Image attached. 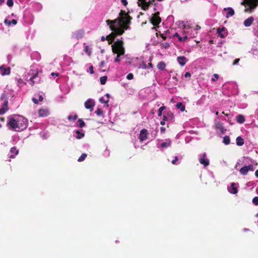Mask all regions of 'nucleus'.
<instances>
[{"instance_id":"1","label":"nucleus","mask_w":258,"mask_h":258,"mask_svg":"<svg viewBox=\"0 0 258 258\" xmlns=\"http://www.w3.org/2000/svg\"><path fill=\"white\" fill-rule=\"evenodd\" d=\"M119 19L115 20H108L106 21L107 24L109 26L110 29L114 32L112 36H116L121 35L124 30H130L131 27L129 25L131 23L132 17L124 11L121 10L119 13Z\"/></svg>"},{"instance_id":"2","label":"nucleus","mask_w":258,"mask_h":258,"mask_svg":"<svg viewBox=\"0 0 258 258\" xmlns=\"http://www.w3.org/2000/svg\"><path fill=\"white\" fill-rule=\"evenodd\" d=\"M7 125L9 128L16 132H21L28 126V120L22 115H14L8 118Z\"/></svg>"},{"instance_id":"3","label":"nucleus","mask_w":258,"mask_h":258,"mask_svg":"<svg viewBox=\"0 0 258 258\" xmlns=\"http://www.w3.org/2000/svg\"><path fill=\"white\" fill-rule=\"evenodd\" d=\"M13 103L15 100V93L13 90L7 89L4 91L1 97L2 108H0V114H4L8 110V100Z\"/></svg>"},{"instance_id":"4","label":"nucleus","mask_w":258,"mask_h":258,"mask_svg":"<svg viewBox=\"0 0 258 258\" xmlns=\"http://www.w3.org/2000/svg\"><path fill=\"white\" fill-rule=\"evenodd\" d=\"M112 51L114 53L117 55L114 59L115 62H120L121 58V56L123 55L125 53V48L123 46V41L119 39H117L112 45Z\"/></svg>"},{"instance_id":"5","label":"nucleus","mask_w":258,"mask_h":258,"mask_svg":"<svg viewBox=\"0 0 258 258\" xmlns=\"http://www.w3.org/2000/svg\"><path fill=\"white\" fill-rule=\"evenodd\" d=\"M38 67L36 65L31 66L30 70L28 73V75L30 76L29 81L30 82V84L33 85L34 83L40 81V78L38 76Z\"/></svg>"},{"instance_id":"6","label":"nucleus","mask_w":258,"mask_h":258,"mask_svg":"<svg viewBox=\"0 0 258 258\" xmlns=\"http://www.w3.org/2000/svg\"><path fill=\"white\" fill-rule=\"evenodd\" d=\"M172 141L170 139H166L164 140L158 139L156 140V146L161 151L164 150L171 145Z\"/></svg>"},{"instance_id":"7","label":"nucleus","mask_w":258,"mask_h":258,"mask_svg":"<svg viewBox=\"0 0 258 258\" xmlns=\"http://www.w3.org/2000/svg\"><path fill=\"white\" fill-rule=\"evenodd\" d=\"M245 12L248 13L253 12L258 6V0H245Z\"/></svg>"},{"instance_id":"8","label":"nucleus","mask_w":258,"mask_h":258,"mask_svg":"<svg viewBox=\"0 0 258 258\" xmlns=\"http://www.w3.org/2000/svg\"><path fill=\"white\" fill-rule=\"evenodd\" d=\"M184 26V32L186 33L185 35L188 36V39L190 38H194L197 36L198 32L196 29H192V28L186 27L185 25L183 24Z\"/></svg>"},{"instance_id":"9","label":"nucleus","mask_w":258,"mask_h":258,"mask_svg":"<svg viewBox=\"0 0 258 258\" xmlns=\"http://www.w3.org/2000/svg\"><path fill=\"white\" fill-rule=\"evenodd\" d=\"M214 125L216 130H219L221 134H225L226 130L223 126V123L220 121L219 118H216L214 120Z\"/></svg>"},{"instance_id":"10","label":"nucleus","mask_w":258,"mask_h":258,"mask_svg":"<svg viewBox=\"0 0 258 258\" xmlns=\"http://www.w3.org/2000/svg\"><path fill=\"white\" fill-rule=\"evenodd\" d=\"M199 160L204 167L208 166L210 164L209 159L207 158V154L205 152L199 155Z\"/></svg>"},{"instance_id":"11","label":"nucleus","mask_w":258,"mask_h":258,"mask_svg":"<svg viewBox=\"0 0 258 258\" xmlns=\"http://www.w3.org/2000/svg\"><path fill=\"white\" fill-rule=\"evenodd\" d=\"M154 0H138V5L142 7L144 10L148 9L149 7L153 4Z\"/></svg>"},{"instance_id":"12","label":"nucleus","mask_w":258,"mask_h":258,"mask_svg":"<svg viewBox=\"0 0 258 258\" xmlns=\"http://www.w3.org/2000/svg\"><path fill=\"white\" fill-rule=\"evenodd\" d=\"M232 117V115L230 112H225V111H223L219 116L217 118L220 119L224 120L225 121H227L228 122L231 123V118Z\"/></svg>"},{"instance_id":"13","label":"nucleus","mask_w":258,"mask_h":258,"mask_svg":"<svg viewBox=\"0 0 258 258\" xmlns=\"http://www.w3.org/2000/svg\"><path fill=\"white\" fill-rule=\"evenodd\" d=\"M159 14L158 12L155 13L152 15L150 19V21L154 26H157L160 23L161 21V19L159 16Z\"/></svg>"},{"instance_id":"14","label":"nucleus","mask_w":258,"mask_h":258,"mask_svg":"<svg viewBox=\"0 0 258 258\" xmlns=\"http://www.w3.org/2000/svg\"><path fill=\"white\" fill-rule=\"evenodd\" d=\"M254 170V168L252 164H249L248 165H245L240 168L239 172L243 175H245L247 174L249 171H253Z\"/></svg>"},{"instance_id":"15","label":"nucleus","mask_w":258,"mask_h":258,"mask_svg":"<svg viewBox=\"0 0 258 258\" xmlns=\"http://www.w3.org/2000/svg\"><path fill=\"white\" fill-rule=\"evenodd\" d=\"M163 118L166 121L172 122L173 121L174 116L171 111L168 110L164 113Z\"/></svg>"},{"instance_id":"16","label":"nucleus","mask_w":258,"mask_h":258,"mask_svg":"<svg viewBox=\"0 0 258 258\" xmlns=\"http://www.w3.org/2000/svg\"><path fill=\"white\" fill-rule=\"evenodd\" d=\"M84 105L86 109H89L90 111H92L95 106V101L93 99H88L85 101Z\"/></svg>"},{"instance_id":"17","label":"nucleus","mask_w":258,"mask_h":258,"mask_svg":"<svg viewBox=\"0 0 258 258\" xmlns=\"http://www.w3.org/2000/svg\"><path fill=\"white\" fill-rule=\"evenodd\" d=\"M85 34V31L83 29H80L77 30L72 33V37L73 38L80 39L83 37Z\"/></svg>"},{"instance_id":"18","label":"nucleus","mask_w":258,"mask_h":258,"mask_svg":"<svg viewBox=\"0 0 258 258\" xmlns=\"http://www.w3.org/2000/svg\"><path fill=\"white\" fill-rule=\"evenodd\" d=\"M238 183L232 182L230 186L228 187V190L233 195L236 194L238 192Z\"/></svg>"},{"instance_id":"19","label":"nucleus","mask_w":258,"mask_h":258,"mask_svg":"<svg viewBox=\"0 0 258 258\" xmlns=\"http://www.w3.org/2000/svg\"><path fill=\"white\" fill-rule=\"evenodd\" d=\"M73 136L77 139H81L85 136V131L82 129L76 130L73 132Z\"/></svg>"},{"instance_id":"20","label":"nucleus","mask_w":258,"mask_h":258,"mask_svg":"<svg viewBox=\"0 0 258 258\" xmlns=\"http://www.w3.org/2000/svg\"><path fill=\"white\" fill-rule=\"evenodd\" d=\"M148 131L146 129H142L139 134V139L141 142H143L147 139Z\"/></svg>"},{"instance_id":"21","label":"nucleus","mask_w":258,"mask_h":258,"mask_svg":"<svg viewBox=\"0 0 258 258\" xmlns=\"http://www.w3.org/2000/svg\"><path fill=\"white\" fill-rule=\"evenodd\" d=\"M225 16L227 18L233 16L234 15V10L231 7L226 8L223 9Z\"/></svg>"},{"instance_id":"22","label":"nucleus","mask_w":258,"mask_h":258,"mask_svg":"<svg viewBox=\"0 0 258 258\" xmlns=\"http://www.w3.org/2000/svg\"><path fill=\"white\" fill-rule=\"evenodd\" d=\"M39 116L40 117H46L49 114V111L47 108H42L38 110Z\"/></svg>"},{"instance_id":"23","label":"nucleus","mask_w":258,"mask_h":258,"mask_svg":"<svg viewBox=\"0 0 258 258\" xmlns=\"http://www.w3.org/2000/svg\"><path fill=\"white\" fill-rule=\"evenodd\" d=\"M4 23L7 26L10 27L16 25L17 23V21L15 19L10 20L9 17H8L5 19Z\"/></svg>"},{"instance_id":"24","label":"nucleus","mask_w":258,"mask_h":258,"mask_svg":"<svg viewBox=\"0 0 258 258\" xmlns=\"http://www.w3.org/2000/svg\"><path fill=\"white\" fill-rule=\"evenodd\" d=\"M188 60V59L184 56H179L177 57V61L181 67L184 66Z\"/></svg>"},{"instance_id":"25","label":"nucleus","mask_w":258,"mask_h":258,"mask_svg":"<svg viewBox=\"0 0 258 258\" xmlns=\"http://www.w3.org/2000/svg\"><path fill=\"white\" fill-rule=\"evenodd\" d=\"M24 20L27 24H31L33 22V18L29 14H25L24 16Z\"/></svg>"},{"instance_id":"26","label":"nucleus","mask_w":258,"mask_h":258,"mask_svg":"<svg viewBox=\"0 0 258 258\" xmlns=\"http://www.w3.org/2000/svg\"><path fill=\"white\" fill-rule=\"evenodd\" d=\"M217 33L219 34V36L222 38L225 37L227 35V31L226 29L224 27H222V28H218L217 29Z\"/></svg>"},{"instance_id":"27","label":"nucleus","mask_w":258,"mask_h":258,"mask_svg":"<svg viewBox=\"0 0 258 258\" xmlns=\"http://www.w3.org/2000/svg\"><path fill=\"white\" fill-rule=\"evenodd\" d=\"M10 73V68H5L3 66L0 67V74L2 75H9Z\"/></svg>"},{"instance_id":"28","label":"nucleus","mask_w":258,"mask_h":258,"mask_svg":"<svg viewBox=\"0 0 258 258\" xmlns=\"http://www.w3.org/2000/svg\"><path fill=\"white\" fill-rule=\"evenodd\" d=\"M253 21V17H250L244 21L243 24L245 27H249L252 24Z\"/></svg>"},{"instance_id":"29","label":"nucleus","mask_w":258,"mask_h":258,"mask_svg":"<svg viewBox=\"0 0 258 258\" xmlns=\"http://www.w3.org/2000/svg\"><path fill=\"white\" fill-rule=\"evenodd\" d=\"M31 58L32 59H35L38 61L41 59V55L39 52L35 51L31 53Z\"/></svg>"},{"instance_id":"30","label":"nucleus","mask_w":258,"mask_h":258,"mask_svg":"<svg viewBox=\"0 0 258 258\" xmlns=\"http://www.w3.org/2000/svg\"><path fill=\"white\" fill-rule=\"evenodd\" d=\"M106 39L110 41L109 43H112L114 41V36H112V34H110L108 35L106 38L104 36H102L101 38V40L102 41H104Z\"/></svg>"},{"instance_id":"31","label":"nucleus","mask_w":258,"mask_h":258,"mask_svg":"<svg viewBox=\"0 0 258 258\" xmlns=\"http://www.w3.org/2000/svg\"><path fill=\"white\" fill-rule=\"evenodd\" d=\"M152 64L151 63H149L148 64L144 61L140 64L139 68L143 69H148L152 68Z\"/></svg>"},{"instance_id":"32","label":"nucleus","mask_w":258,"mask_h":258,"mask_svg":"<svg viewBox=\"0 0 258 258\" xmlns=\"http://www.w3.org/2000/svg\"><path fill=\"white\" fill-rule=\"evenodd\" d=\"M254 160H252L249 157H244L242 161V164L246 165L247 164L249 165V163H252Z\"/></svg>"},{"instance_id":"33","label":"nucleus","mask_w":258,"mask_h":258,"mask_svg":"<svg viewBox=\"0 0 258 258\" xmlns=\"http://www.w3.org/2000/svg\"><path fill=\"white\" fill-rule=\"evenodd\" d=\"M182 159V156H175L174 157V159L171 161V163L173 165H178L180 163V162L178 161L179 159Z\"/></svg>"},{"instance_id":"34","label":"nucleus","mask_w":258,"mask_h":258,"mask_svg":"<svg viewBox=\"0 0 258 258\" xmlns=\"http://www.w3.org/2000/svg\"><path fill=\"white\" fill-rule=\"evenodd\" d=\"M236 145L238 146H241L244 143L243 139L240 136H238L237 137L236 139Z\"/></svg>"},{"instance_id":"35","label":"nucleus","mask_w":258,"mask_h":258,"mask_svg":"<svg viewBox=\"0 0 258 258\" xmlns=\"http://www.w3.org/2000/svg\"><path fill=\"white\" fill-rule=\"evenodd\" d=\"M236 120L239 123H243L245 121L244 116L242 114H238L236 116Z\"/></svg>"},{"instance_id":"36","label":"nucleus","mask_w":258,"mask_h":258,"mask_svg":"<svg viewBox=\"0 0 258 258\" xmlns=\"http://www.w3.org/2000/svg\"><path fill=\"white\" fill-rule=\"evenodd\" d=\"M176 107L178 109L180 110L181 112L185 110V105L182 102H178L176 104Z\"/></svg>"},{"instance_id":"37","label":"nucleus","mask_w":258,"mask_h":258,"mask_svg":"<svg viewBox=\"0 0 258 258\" xmlns=\"http://www.w3.org/2000/svg\"><path fill=\"white\" fill-rule=\"evenodd\" d=\"M10 152L12 153L15 154L14 155H11L10 158H14L15 157V156L18 154L19 150L15 147H13L11 148V149L10 150Z\"/></svg>"},{"instance_id":"38","label":"nucleus","mask_w":258,"mask_h":258,"mask_svg":"<svg viewBox=\"0 0 258 258\" xmlns=\"http://www.w3.org/2000/svg\"><path fill=\"white\" fill-rule=\"evenodd\" d=\"M76 124H77V126H78L80 128H82L86 125L85 122L84 121L83 119H81V118L79 119L78 120Z\"/></svg>"},{"instance_id":"39","label":"nucleus","mask_w":258,"mask_h":258,"mask_svg":"<svg viewBox=\"0 0 258 258\" xmlns=\"http://www.w3.org/2000/svg\"><path fill=\"white\" fill-rule=\"evenodd\" d=\"M167 23L169 24V25L171 26L174 23V17L172 15L169 16L166 20Z\"/></svg>"},{"instance_id":"40","label":"nucleus","mask_w":258,"mask_h":258,"mask_svg":"<svg viewBox=\"0 0 258 258\" xmlns=\"http://www.w3.org/2000/svg\"><path fill=\"white\" fill-rule=\"evenodd\" d=\"M166 64L163 61H160L157 64V68L160 70H164L165 69Z\"/></svg>"},{"instance_id":"41","label":"nucleus","mask_w":258,"mask_h":258,"mask_svg":"<svg viewBox=\"0 0 258 258\" xmlns=\"http://www.w3.org/2000/svg\"><path fill=\"white\" fill-rule=\"evenodd\" d=\"M223 143L226 145H228L230 143V139L229 136H225L223 138Z\"/></svg>"},{"instance_id":"42","label":"nucleus","mask_w":258,"mask_h":258,"mask_svg":"<svg viewBox=\"0 0 258 258\" xmlns=\"http://www.w3.org/2000/svg\"><path fill=\"white\" fill-rule=\"evenodd\" d=\"M33 7L34 9L37 11H40L42 8V6L40 3L34 4Z\"/></svg>"},{"instance_id":"43","label":"nucleus","mask_w":258,"mask_h":258,"mask_svg":"<svg viewBox=\"0 0 258 258\" xmlns=\"http://www.w3.org/2000/svg\"><path fill=\"white\" fill-rule=\"evenodd\" d=\"M99 101L101 103H104L107 106H108V103L109 102V99L108 98H106V99H105V98L104 97H101L99 98Z\"/></svg>"},{"instance_id":"44","label":"nucleus","mask_w":258,"mask_h":258,"mask_svg":"<svg viewBox=\"0 0 258 258\" xmlns=\"http://www.w3.org/2000/svg\"><path fill=\"white\" fill-rule=\"evenodd\" d=\"M178 39L179 41H182V42H185L186 40L188 39V36L187 35H184L183 36H180L179 35L177 36Z\"/></svg>"},{"instance_id":"45","label":"nucleus","mask_w":258,"mask_h":258,"mask_svg":"<svg viewBox=\"0 0 258 258\" xmlns=\"http://www.w3.org/2000/svg\"><path fill=\"white\" fill-rule=\"evenodd\" d=\"M87 157V154L86 153H83L81 156L78 158V161L79 162L83 161Z\"/></svg>"},{"instance_id":"46","label":"nucleus","mask_w":258,"mask_h":258,"mask_svg":"<svg viewBox=\"0 0 258 258\" xmlns=\"http://www.w3.org/2000/svg\"><path fill=\"white\" fill-rule=\"evenodd\" d=\"M84 51L85 52L89 55H90L91 53V50L89 48V46L88 45H85L84 47Z\"/></svg>"},{"instance_id":"47","label":"nucleus","mask_w":258,"mask_h":258,"mask_svg":"<svg viewBox=\"0 0 258 258\" xmlns=\"http://www.w3.org/2000/svg\"><path fill=\"white\" fill-rule=\"evenodd\" d=\"M253 33L255 36L258 37V24L253 27Z\"/></svg>"},{"instance_id":"48","label":"nucleus","mask_w":258,"mask_h":258,"mask_svg":"<svg viewBox=\"0 0 258 258\" xmlns=\"http://www.w3.org/2000/svg\"><path fill=\"white\" fill-rule=\"evenodd\" d=\"M107 76H103L100 78V83L102 85H104L107 80Z\"/></svg>"},{"instance_id":"49","label":"nucleus","mask_w":258,"mask_h":258,"mask_svg":"<svg viewBox=\"0 0 258 258\" xmlns=\"http://www.w3.org/2000/svg\"><path fill=\"white\" fill-rule=\"evenodd\" d=\"M165 109L166 107L164 106L160 107L158 110V115L159 116H161L162 114V111Z\"/></svg>"},{"instance_id":"50","label":"nucleus","mask_w":258,"mask_h":258,"mask_svg":"<svg viewBox=\"0 0 258 258\" xmlns=\"http://www.w3.org/2000/svg\"><path fill=\"white\" fill-rule=\"evenodd\" d=\"M95 113L98 116H102L103 114V111L101 109L98 108L95 111Z\"/></svg>"},{"instance_id":"51","label":"nucleus","mask_w":258,"mask_h":258,"mask_svg":"<svg viewBox=\"0 0 258 258\" xmlns=\"http://www.w3.org/2000/svg\"><path fill=\"white\" fill-rule=\"evenodd\" d=\"M77 118H78V115L77 114H75L74 115H69L68 116V119L69 120H75L77 119Z\"/></svg>"},{"instance_id":"52","label":"nucleus","mask_w":258,"mask_h":258,"mask_svg":"<svg viewBox=\"0 0 258 258\" xmlns=\"http://www.w3.org/2000/svg\"><path fill=\"white\" fill-rule=\"evenodd\" d=\"M103 155L105 157H109L110 155V151L108 149H106V150L103 152Z\"/></svg>"},{"instance_id":"53","label":"nucleus","mask_w":258,"mask_h":258,"mask_svg":"<svg viewBox=\"0 0 258 258\" xmlns=\"http://www.w3.org/2000/svg\"><path fill=\"white\" fill-rule=\"evenodd\" d=\"M219 79V75L218 74H215L212 76V78L211 79L212 81L215 82L218 80Z\"/></svg>"},{"instance_id":"54","label":"nucleus","mask_w":258,"mask_h":258,"mask_svg":"<svg viewBox=\"0 0 258 258\" xmlns=\"http://www.w3.org/2000/svg\"><path fill=\"white\" fill-rule=\"evenodd\" d=\"M252 203L256 206L258 205V197H255L252 199Z\"/></svg>"},{"instance_id":"55","label":"nucleus","mask_w":258,"mask_h":258,"mask_svg":"<svg viewBox=\"0 0 258 258\" xmlns=\"http://www.w3.org/2000/svg\"><path fill=\"white\" fill-rule=\"evenodd\" d=\"M17 84L20 87H22L24 85V83L21 79H18L17 80Z\"/></svg>"},{"instance_id":"56","label":"nucleus","mask_w":258,"mask_h":258,"mask_svg":"<svg viewBox=\"0 0 258 258\" xmlns=\"http://www.w3.org/2000/svg\"><path fill=\"white\" fill-rule=\"evenodd\" d=\"M7 5L9 7H12L14 5L13 0H7Z\"/></svg>"},{"instance_id":"57","label":"nucleus","mask_w":258,"mask_h":258,"mask_svg":"<svg viewBox=\"0 0 258 258\" xmlns=\"http://www.w3.org/2000/svg\"><path fill=\"white\" fill-rule=\"evenodd\" d=\"M40 136L43 139H46L47 138V134L44 132H41L40 133Z\"/></svg>"},{"instance_id":"58","label":"nucleus","mask_w":258,"mask_h":258,"mask_svg":"<svg viewBox=\"0 0 258 258\" xmlns=\"http://www.w3.org/2000/svg\"><path fill=\"white\" fill-rule=\"evenodd\" d=\"M134 78V75L132 73H130L126 76V79L131 80Z\"/></svg>"},{"instance_id":"59","label":"nucleus","mask_w":258,"mask_h":258,"mask_svg":"<svg viewBox=\"0 0 258 258\" xmlns=\"http://www.w3.org/2000/svg\"><path fill=\"white\" fill-rule=\"evenodd\" d=\"M87 72H90L91 74H94V72L93 70V67L92 66H90L89 68V70Z\"/></svg>"},{"instance_id":"60","label":"nucleus","mask_w":258,"mask_h":258,"mask_svg":"<svg viewBox=\"0 0 258 258\" xmlns=\"http://www.w3.org/2000/svg\"><path fill=\"white\" fill-rule=\"evenodd\" d=\"M251 51H252V53L254 55H258V50L257 48L256 49H253L252 48L251 49Z\"/></svg>"},{"instance_id":"61","label":"nucleus","mask_w":258,"mask_h":258,"mask_svg":"<svg viewBox=\"0 0 258 258\" xmlns=\"http://www.w3.org/2000/svg\"><path fill=\"white\" fill-rule=\"evenodd\" d=\"M240 60V59L239 58H236L235 59L233 62V65L235 66V65H237L239 63V61Z\"/></svg>"},{"instance_id":"62","label":"nucleus","mask_w":258,"mask_h":258,"mask_svg":"<svg viewBox=\"0 0 258 258\" xmlns=\"http://www.w3.org/2000/svg\"><path fill=\"white\" fill-rule=\"evenodd\" d=\"M191 76V74L189 72H186L184 75V77L186 78H189Z\"/></svg>"},{"instance_id":"63","label":"nucleus","mask_w":258,"mask_h":258,"mask_svg":"<svg viewBox=\"0 0 258 258\" xmlns=\"http://www.w3.org/2000/svg\"><path fill=\"white\" fill-rule=\"evenodd\" d=\"M12 58V55H11V54H8V55H7V60H8V63H10V61H11V60Z\"/></svg>"},{"instance_id":"64","label":"nucleus","mask_w":258,"mask_h":258,"mask_svg":"<svg viewBox=\"0 0 258 258\" xmlns=\"http://www.w3.org/2000/svg\"><path fill=\"white\" fill-rule=\"evenodd\" d=\"M163 46L165 48L167 49L169 47V44L168 43L165 42L163 44Z\"/></svg>"}]
</instances>
